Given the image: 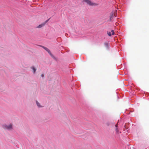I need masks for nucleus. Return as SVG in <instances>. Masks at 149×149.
<instances>
[{"instance_id":"f8f14e48","label":"nucleus","mask_w":149,"mask_h":149,"mask_svg":"<svg viewBox=\"0 0 149 149\" xmlns=\"http://www.w3.org/2000/svg\"><path fill=\"white\" fill-rule=\"evenodd\" d=\"M41 77H44V75L43 74H41Z\"/></svg>"},{"instance_id":"f03ea898","label":"nucleus","mask_w":149,"mask_h":149,"mask_svg":"<svg viewBox=\"0 0 149 149\" xmlns=\"http://www.w3.org/2000/svg\"><path fill=\"white\" fill-rule=\"evenodd\" d=\"M3 127L5 129L10 130L12 129L13 125L12 124H10L8 125H3Z\"/></svg>"},{"instance_id":"39448f33","label":"nucleus","mask_w":149,"mask_h":149,"mask_svg":"<svg viewBox=\"0 0 149 149\" xmlns=\"http://www.w3.org/2000/svg\"><path fill=\"white\" fill-rule=\"evenodd\" d=\"M108 35L110 36H111V35H113L114 34V33L113 30H111V32H110L107 31Z\"/></svg>"},{"instance_id":"423d86ee","label":"nucleus","mask_w":149,"mask_h":149,"mask_svg":"<svg viewBox=\"0 0 149 149\" xmlns=\"http://www.w3.org/2000/svg\"><path fill=\"white\" fill-rule=\"evenodd\" d=\"M46 22H45L44 23H42L41 24L39 25L38 27H37V28H41L42 27H43L45 25Z\"/></svg>"},{"instance_id":"20e7f679","label":"nucleus","mask_w":149,"mask_h":149,"mask_svg":"<svg viewBox=\"0 0 149 149\" xmlns=\"http://www.w3.org/2000/svg\"><path fill=\"white\" fill-rule=\"evenodd\" d=\"M114 16H115V17L116 16V13H112L110 15V21H111L112 17Z\"/></svg>"},{"instance_id":"9d476101","label":"nucleus","mask_w":149,"mask_h":149,"mask_svg":"<svg viewBox=\"0 0 149 149\" xmlns=\"http://www.w3.org/2000/svg\"><path fill=\"white\" fill-rule=\"evenodd\" d=\"M115 130L117 133H118L119 130H118L117 127H116Z\"/></svg>"},{"instance_id":"9b49d317","label":"nucleus","mask_w":149,"mask_h":149,"mask_svg":"<svg viewBox=\"0 0 149 149\" xmlns=\"http://www.w3.org/2000/svg\"><path fill=\"white\" fill-rule=\"evenodd\" d=\"M115 127H118V124H116V125H115Z\"/></svg>"},{"instance_id":"6e6552de","label":"nucleus","mask_w":149,"mask_h":149,"mask_svg":"<svg viewBox=\"0 0 149 149\" xmlns=\"http://www.w3.org/2000/svg\"><path fill=\"white\" fill-rule=\"evenodd\" d=\"M36 103L37 104V106L38 107H42V106H41L40 105V104L38 103V102L37 101H36Z\"/></svg>"},{"instance_id":"0eeeda50","label":"nucleus","mask_w":149,"mask_h":149,"mask_svg":"<svg viewBox=\"0 0 149 149\" xmlns=\"http://www.w3.org/2000/svg\"><path fill=\"white\" fill-rule=\"evenodd\" d=\"M104 46L105 47H108L109 46V42H105L104 43Z\"/></svg>"},{"instance_id":"f257e3e1","label":"nucleus","mask_w":149,"mask_h":149,"mask_svg":"<svg viewBox=\"0 0 149 149\" xmlns=\"http://www.w3.org/2000/svg\"><path fill=\"white\" fill-rule=\"evenodd\" d=\"M83 1L86 2L87 4L91 6H96L98 5L97 3L91 2L89 0H84Z\"/></svg>"},{"instance_id":"1a4fd4ad","label":"nucleus","mask_w":149,"mask_h":149,"mask_svg":"<svg viewBox=\"0 0 149 149\" xmlns=\"http://www.w3.org/2000/svg\"><path fill=\"white\" fill-rule=\"evenodd\" d=\"M31 68H32V69L33 70V73H34L36 71V69L33 67H32Z\"/></svg>"},{"instance_id":"7ed1b4c3","label":"nucleus","mask_w":149,"mask_h":149,"mask_svg":"<svg viewBox=\"0 0 149 149\" xmlns=\"http://www.w3.org/2000/svg\"><path fill=\"white\" fill-rule=\"evenodd\" d=\"M44 49L46 50L47 51L49 54L51 55V56L54 58H55V57L52 54L51 52H50L49 50L47 47H43Z\"/></svg>"}]
</instances>
